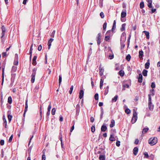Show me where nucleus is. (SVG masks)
Returning a JSON list of instances; mask_svg holds the SVG:
<instances>
[{
    "label": "nucleus",
    "mask_w": 160,
    "mask_h": 160,
    "mask_svg": "<svg viewBox=\"0 0 160 160\" xmlns=\"http://www.w3.org/2000/svg\"><path fill=\"white\" fill-rule=\"evenodd\" d=\"M158 142V139L156 137L151 138L148 140V143L151 146L155 145Z\"/></svg>",
    "instance_id": "obj_1"
},
{
    "label": "nucleus",
    "mask_w": 160,
    "mask_h": 160,
    "mask_svg": "<svg viewBox=\"0 0 160 160\" xmlns=\"http://www.w3.org/2000/svg\"><path fill=\"white\" fill-rule=\"evenodd\" d=\"M37 69L36 68H34L32 70V72L31 75V81L32 83H33L35 81V76L36 74V71Z\"/></svg>",
    "instance_id": "obj_2"
},
{
    "label": "nucleus",
    "mask_w": 160,
    "mask_h": 160,
    "mask_svg": "<svg viewBox=\"0 0 160 160\" xmlns=\"http://www.w3.org/2000/svg\"><path fill=\"white\" fill-rule=\"evenodd\" d=\"M137 114L136 111H134L133 114V116L131 120V122L133 124L136 122L137 119Z\"/></svg>",
    "instance_id": "obj_3"
},
{
    "label": "nucleus",
    "mask_w": 160,
    "mask_h": 160,
    "mask_svg": "<svg viewBox=\"0 0 160 160\" xmlns=\"http://www.w3.org/2000/svg\"><path fill=\"white\" fill-rule=\"evenodd\" d=\"M99 75L101 76H102L104 71V69L102 67V65L101 64H100L99 66Z\"/></svg>",
    "instance_id": "obj_4"
},
{
    "label": "nucleus",
    "mask_w": 160,
    "mask_h": 160,
    "mask_svg": "<svg viewBox=\"0 0 160 160\" xmlns=\"http://www.w3.org/2000/svg\"><path fill=\"white\" fill-rule=\"evenodd\" d=\"M1 29L2 30V36H1V38H2L5 35V31H6V29H5V28L4 25H2V27H1Z\"/></svg>",
    "instance_id": "obj_5"
},
{
    "label": "nucleus",
    "mask_w": 160,
    "mask_h": 160,
    "mask_svg": "<svg viewBox=\"0 0 160 160\" xmlns=\"http://www.w3.org/2000/svg\"><path fill=\"white\" fill-rule=\"evenodd\" d=\"M148 107L149 109L151 111H152L154 108V106L152 104V102L148 103Z\"/></svg>",
    "instance_id": "obj_6"
},
{
    "label": "nucleus",
    "mask_w": 160,
    "mask_h": 160,
    "mask_svg": "<svg viewBox=\"0 0 160 160\" xmlns=\"http://www.w3.org/2000/svg\"><path fill=\"white\" fill-rule=\"evenodd\" d=\"M54 39L52 38H51L48 42V49H49L51 46V43L53 41Z\"/></svg>",
    "instance_id": "obj_7"
},
{
    "label": "nucleus",
    "mask_w": 160,
    "mask_h": 160,
    "mask_svg": "<svg viewBox=\"0 0 160 160\" xmlns=\"http://www.w3.org/2000/svg\"><path fill=\"white\" fill-rule=\"evenodd\" d=\"M3 125L4 126L5 128H6L7 126V122L5 116H3Z\"/></svg>",
    "instance_id": "obj_8"
},
{
    "label": "nucleus",
    "mask_w": 160,
    "mask_h": 160,
    "mask_svg": "<svg viewBox=\"0 0 160 160\" xmlns=\"http://www.w3.org/2000/svg\"><path fill=\"white\" fill-rule=\"evenodd\" d=\"M138 151V148L137 147H135L134 148L133 150V153L134 155H136L137 154Z\"/></svg>",
    "instance_id": "obj_9"
},
{
    "label": "nucleus",
    "mask_w": 160,
    "mask_h": 160,
    "mask_svg": "<svg viewBox=\"0 0 160 160\" xmlns=\"http://www.w3.org/2000/svg\"><path fill=\"white\" fill-rule=\"evenodd\" d=\"M142 76L141 73H140L139 74L138 81V82L141 83L142 82Z\"/></svg>",
    "instance_id": "obj_10"
},
{
    "label": "nucleus",
    "mask_w": 160,
    "mask_h": 160,
    "mask_svg": "<svg viewBox=\"0 0 160 160\" xmlns=\"http://www.w3.org/2000/svg\"><path fill=\"white\" fill-rule=\"evenodd\" d=\"M79 98L81 99H82L83 96L84 95V91L83 90H81L79 92Z\"/></svg>",
    "instance_id": "obj_11"
},
{
    "label": "nucleus",
    "mask_w": 160,
    "mask_h": 160,
    "mask_svg": "<svg viewBox=\"0 0 160 160\" xmlns=\"http://www.w3.org/2000/svg\"><path fill=\"white\" fill-rule=\"evenodd\" d=\"M126 15V11L125 10L122 11L121 13V17L122 18H125Z\"/></svg>",
    "instance_id": "obj_12"
},
{
    "label": "nucleus",
    "mask_w": 160,
    "mask_h": 160,
    "mask_svg": "<svg viewBox=\"0 0 160 160\" xmlns=\"http://www.w3.org/2000/svg\"><path fill=\"white\" fill-rule=\"evenodd\" d=\"M37 56H35L32 59V64L34 66L36 65L37 64L36 62V59H37Z\"/></svg>",
    "instance_id": "obj_13"
},
{
    "label": "nucleus",
    "mask_w": 160,
    "mask_h": 160,
    "mask_svg": "<svg viewBox=\"0 0 160 160\" xmlns=\"http://www.w3.org/2000/svg\"><path fill=\"white\" fill-rule=\"evenodd\" d=\"M107 129L106 126L103 124L101 127V130L102 132H105Z\"/></svg>",
    "instance_id": "obj_14"
},
{
    "label": "nucleus",
    "mask_w": 160,
    "mask_h": 160,
    "mask_svg": "<svg viewBox=\"0 0 160 160\" xmlns=\"http://www.w3.org/2000/svg\"><path fill=\"white\" fill-rule=\"evenodd\" d=\"M143 32H144L145 35L146 36V38L147 39H149V33L147 31H143Z\"/></svg>",
    "instance_id": "obj_15"
},
{
    "label": "nucleus",
    "mask_w": 160,
    "mask_h": 160,
    "mask_svg": "<svg viewBox=\"0 0 160 160\" xmlns=\"http://www.w3.org/2000/svg\"><path fill=\"white\" fill-rule=\"evenodd\" d=\"M125 36H126V33L125 32H123L122 33L121 36V40L120 41H122V39L123 38H124V42H125L126 38H125Z\"/></svg>",
    "instance_id": "obj_16"
},
{
    "label": "nucleus",
    "mask_w": 160,
    "mask_h": 160,
    "mask_svg": "<svg viewBox=\"0 0 160 160\" xmlns=\"http://www.w3.org/2000/svg\"><path fill=\"white\" fill-rule=\"evenodd\" d=\"M150 62H149V60H148L147 62L145 63V67L146 69H148L149 68L150 65Z\"/></svg>",
    "instance_id": "obj_17"
},
{
    "label": "nucleus",
    "mask_w": 160,
    "mask_h": 160,
    "mask_svg": "<svg viewBox=\"0 0 160 160\" xmlns=\"http://www.w3.org/2000/svg\"><path fill=\"white\" fill-rule=\"evenodd\" d=\"M126 26V23H123L122 25V27L120 29V30L122 32H123L125 30Z\"/></svg>",
    "instance_id": "obj_18"
},
{
    "label": "nucleus",
    "mask_w": 160,
    "mask_h": 160,
    "mask_svg": "<svg viewBox=\"0 0 160 160\" xmlns=\"http://www.w3.org/2000/svg\"><path fill=\"white\" fill-rule=\"evenodd\" d=\"M139 57L140 58H142L143 56V52L142 50L140 51L139 52Z\"/></svg>",
    "instance_id": "obj_19"
},
{
    "label": "nucleus",
    "mask_w": 160,
    "mask_h": 160,
    "mask_svg": "<svg viewBox=\"0 0 160 160\" xmlns=\"http://www.w3.org/2000/svg\"><path fill=\"white\" fill-rule=\"evenodd\" d=\"M109 89V86H107L106 88H105V91L104 93V95H106L108 93Z\"/></svg>",
    "instance_id": "obj_20"
},
{
    "label": "nucleus",
    "mask_w": 160,
    "mask_h": 160,
    "mask_svg": "<svg viewBox=\"0 0 160 160\" xmlns=\"http://www.w3.org/2000/svg\"><path fill=\"white\" fill-rule=\"evenodd\" d=\"M99 159L100 160H105V156L104 155H100L99 156Z\"/></svg>",
    "instance_id": "obj_21"
},
{
    "label": "nucleus",
    "mask_w": 160,
    "mask_h": 160,
    "mask_svg": "<svg viewBox=\"0 0 160 160\" xmlns=\"http://www.w3.org/2000/svg\"><path fill=\"white\" fill-rule=\"evenodd\" d=\"M115 125V121L113 119H112L111 122V123L110 124V128L113 127Z\"/></svg>",
    "instance_id": "obj_22"
},
{
    "label": "nucleus",
    "mask_w": 160,
    "mask_h": 160,
    "mask_svg": "<svg viewBox=\"0 0 160 160\" xmlns=\"http://www.w3.org/2000/svg\"><path fill=\"white\" fill-rule=\"evenodd\" d=\"M116 27V20H114L113 23L112 27V31H113L114 29H115Z\"/></svg>",
    "instance_id": "obj_23"
},
{
    "label": "nucleus",
    "mask_w": 160,
    "mask_h": 160,
    "mask_svg": "<svg viewBox=\"0 0 160 160\" xmlns=\"http://www.w3.org/2000/svg\"><path fill=\"white\" fill-rule=\"evenodd\" d=\"M148 128H144L142 132V134H144L146 133L148 130Z\"/></svg>",
    "instance_id": "obj_24"
},
{
    "label": "nucleus",
    "mask_w": 160,
    "mask_h": 160,
    "mask_svg": "<svg viewBox=\"0 0 160 160\" xmlns=\"http://www.w3.org/2000/svg\"><path fill=\"white\" fill-rule=\"evenodd\" d=\"M62 80V77L61 74L59 75V85L60 86L61 84Z\"/></svg>",
    "instance_id": "obj_25"
},
{
    "label": "nucleus",
    "mask_w": 160,
    "mask_h": 160,
    "mask_svg": "<svg viewBox=\"0 0 160 160\" xmlns=\"http://www.w3.org/2000/svg\"><path fill=\"white\" fill-rule=\"evenodd\" d=\"M148 71L146 69H144L142 71V74L144 76H146L147 75Z\"/></svg>",
    "instance_id": "obj_26"
},
{
    "label": "nucleus",
    "mask_w": 160,
    "mask_h": 160,
    "mask_svg": "<svg viewBox=\"0 0 160 160\" xmlns=\"http://www.w3.org/2000/svg\"><path fill=\"white\" fill-rule=\"evenodd\" d=\"M109 139L110 141L112 142L115 140V138L112 134L110 135Z\"/></svg>",
    "instance_id": "obj_27"
},
{
    "label": "nucleus",
    "mask_w": 160,
    "mask_h": 160,
    "mask_svg": "<svg viewBox=\"0 0 160 160\" xmlns=\"http://www.w3.org/2000/svg\"><path fill=\"white\" fill-rule=\"evenodd\" d=\"M17 67L13 66L12 68V72H16L17 71Z\"/></svg>",
    "instance_id": "obj_28"
},
{
    "label": "nucleus",
    "mask_w": 160,
    "mask_h": 160,
    "mask_svg": "<svg viewBox=\"0 0 160 160\" xmlns=\"http://www.w3.org/2000/svg\"><path fill=\"white\" fill-rule=\"evenodd\" d=\"M124 72L123 70H120L119 72V74L121 77H123L124 75Z\"/></svg>",
    "instance_id": "obj_29"
},
{
    "label": "nucleus",
    "mask_w": 160,
    "mask_h": 160,
    "mask_svg": "<svg viewBox=\"0 0 160 160\" xmlns=\"http://www.w3.org/2000/svg\"><path fill=\"white\" fill-rule=\"evenodd\" d=\"M8 102L9 104H11L12 103V98L11 96L8 97Z\"/></svg>",
    "instance_id": "obj_30"
},
{
    "label": "nucleus",
    "mask_w": 160,
    "mask_h": 160,
    "mask_svg": "<svg viewBox=\"0 0 160 160\" xmlns=\"http://www.w3.org/2000/svg\"><path fill=\"white\" fill-rule=\"evenodd\" d=\"M98 4L100 7L102 8L103 6V0H99Z\"/></svg>",
    "instance_id": "obj_31"
},
{
    "label": "nucleus",
    "mask_w": 160,
    "mask_h": 160,
    "mask_svg": "<svg viewBox=\"0 0 160 160\" xmlns=\"http://www.w3.org/2000/svg\"><path fill=\"white\" fill-rule=\"evenodd\" d=\"M28 108V101L26 100L25 102V112H26L27 111Z\"/></svg>",
    "instance_id": "obj_32"
},
{
    "label": "nucleus",
    "mask_w": 160,
    "mask_h": 160,
    "mask_svg": "<svg viewBox=\"0 0 160 160\" xmlns=\"http://www.w3.org/2000/svg\"><path fill=\"white\" fill-rule=\"evenodd\" d=\"M124 42H122V41H121L120 44H121V49H123L125 46V44H124Z\"/></svg>",
    "instance_id": "obj_33"
},
{
    "label": "nucleus",
    "mask_w": 160,
    "mask_h": 160,
    "mask_svg": "<svg viewBox=\"0 0 160 160\" xmlns=\"http://www.w3.org/2000/svg\"><path fill=\"white\" fill-rule=\"evenodd\" d=\"M118 98V96L117 95H116L114 98L112 99V102H116Z\"/></svg>",
    "instance_id": "obj_34"
},
{
    "label": "nucleus",
    "mask_w": 160,
    "mask_h": 160,
    "mask_svg": "<svg viewBox=\"0 0 160 160\" xmlns=\"http://www.w3.org/2000/svg\"><path fill=\"white\" fill-rule=\"evenodd\" d=\"M131 58V56L129 54H128L126 57V59L128 61H129Z\"/></svg>",
    "instance_id": "obj_35"
},
{
    "label": "nucleus",
    "mask_w": 160,
    "mask_h": 160,
    "mask_svg": "<svg viewBox=\"0 0 160 160\" xmlns=\"http://www.w3.org/2000/svg\"><path fill=\"white\" fill-rule=\"evenodd\" d=\"M144 7V3L143 2H141L140 4V7L141 9L143 8Z\"/></svg>",
    "instance_id": "obj_36"
},
{
    "label": "nucleus",
    "mask_w": 160,
    "mask_h": 160,
    "mask_svg": "<svg viewBox=\"0 0 160 160\" xmlns=\"http://www.w3.org/2000/svg\"><path fill=\"white\" fill-rule=\"evenodd\" d=\"M8 121L9 122H10L12 120V116L10 115V114H8Z\"/></svg>",
    "instance_id": "obj_37"
},
{
    "label": "nucleus",
    "mask_w": 160,
    "mask_h": 160,
    "mask_svg": "<svg viewBox=\"0 0 160 160\" xmlns=\"http://www.w3.org/2000/svg\"><path fill=\"white\" fill-rule=\"evenodd\" d=\"M18 59H16L14 61L13 64L15 65H18Z\"/></svg>",
    "instance_id": "obj_38"
},
{
    "label": "nucleus",
    "mask_w": 160,
    "mask_h": 160,
    "mask_svg": "<svg viewBox=\"0 0 160 160\" xmlns=\"http://www.w3.org/2000/svg\"><path fill=\"white\" fill-rule=\"evenodd\" d=\"M144 158H148L149 155H148V153L147 152H145L144 153Z\"/></svg>",
    "instance_id": "obj_39"
},
{
    "label": "nucleus",
    "mask_w": 160,
    "mask_h": 160,
    "mask_svg": "<svg viewBox=\"0 0 160 160\" xmlns=\"http://www.w3.org/2000/svg\"><path fill=\"white\" fill-rule=\"evenodd\" d=\"M123 90H125V88H128L129 87V85L127 84H125L123 85Z\"/></svg>",
    "instance_id": "obj_40"
},
{
    "label": "nucleus",
    "mask_w": 160,
    "mask_h": 160,
    "mask_svg": "<svg viewBox=\"0 0 160 160\" xmlns=\"http://www.w3.org/2000/svg\"><path fill=\"white\" fill-rule=\"evenodd\" d=\"M55 112H56V109H55V108H53L52 109V111H51L52 114V115H55Z\"/></svg>",
    "instance_id": "obj_41"
},
{
    "label": "nucleus",
    "mask_w": 160,
    "mask_h": 160,
    "mask_svg": "<svg viewBox=\"0 0 160 160\" xmlns=\"http://www.w3.org/2000/svg\"><path fill=\"white\" fill-rule=\"evenodd\" d=\"M107 23L106 22H105L103 25V30L105 31L107 27Z\"/></svg>",
    "instance_id": "obj_42"
},
{
    "label": "nucleus",
    "mask_w": 160,
    "mask_h": 160,
    "mask_svg": "<svg viewBox=\"0 0 160 160\" xmlns=\"http://www.w3.org/2000/svg\"><path fill=\"white\" fill-rule=\"evenodd\" d=\"M110 37L109 35L106 36L105 37L104 39L105 41H108Z\"/></svg>",
    "instance_id": "obj_43"
},
{
    "label": "nucleus",
    "mask_w": 160,
    "mask_h": 160,
    "mask_svg": "<svg viewBox=\"0 0 160 160\" xmlns=\"http://www.w3.org/2000/svg\"><path fill=\"white\" fill-rule=\"evenodd\" d=\"M95 99L98 100V93H96L94 95Z\"/></svg>",
    "instance_id": "obj_44"
},
{
    "label": "nucleus",
    "mask_w": 160,
    "mask_h": 160,
    "mask_svg": "<svg viewBox=\"0 0 160 160\" xmlns=\"http://www.w3.org/2000/svg\"><path fill=\"white\" fill-rule=\"evenodd\" d=\"M91 131L93 132L95 131V127L94 126H92L91 128Z\"/></svg>",
    "instance_id": "obj_45"
},
{
    "label": "nucleus",
    "mask_w": 160,
    "mask_h": 160,
    "mask_svg": "<svg viewBox=\"0 0 160 160\" xmlns=\"http://www.w3.org/2000/svg\"><path fill=\"white\" fill-rule=\"evenodd\" d=\"M55 32V30H53L52 32V33H51V34L50 35V36L51 37H52V38L54 37Z\"/></svg>",
    "instance_id": "obj_46"
},
{
    "label": "nucleus",
    "mask_w": 160,
    "mask_h": 160,
    "mask_svg": "<svg viewBox=\"0 0 160 160\" xmlns=\"http://www.w3.org/2000/svg\"><path fill=\"white\" fill-rule=\"evenodd\" d=\"M73 90V86L72 85L70 88V90L69 91V93L71 94L72 93Z\"/></svg>",
    "instance_id": "obj_47"
},
{
    "label": "nucleus",
    "mask_w": 160,
    "mask_h": 160,
    "mask_svg": "<svg viewBox=\"0 0 160 160\" xmlns=\"http://www.w3.org/2000/svg\"><path fill=\"white\" fill-rule=\"evenodd\" d=\"M125 112L127 114H129L130 113V110L128 108H127L125 111Z\"/></svg>",
    "instance_id": "obj_48"
},
{
    "label": "nucleus",
    "mask_w": 160,
    "mask_h": 160,
    "mask_svg": "<svg viewBox=\"0 0 160 160\" xmlns=\"http://www.w3.org/2000/svg\"><path fill=\"white\" fill-rule=\"evenodd\" d=\"M100 15L101 18H103L104 17V15L102 12H101L100 14Z\"/></svg>",
    "instance_id": "obj_49"
},
{
    "label": "nucleus",
    "mask_w": 160,
    "mask_h": 160,
    "mask_svg": "<svg viewBox=\"0 0 160 160\" xmlns=\"http://www.w3.org/2000/svg\"><path fill=\"white\" fill-rule=\"evenodd\" d=\"M4 68H2V81H4Z\"/></svg>",
    "instance_id": "obj_50"
},
{
    "label": "nucleus",
    "mask_w": 160,
    "mask_h": 160,
    "mask_svg": "<svg viewBox=\"0 0 160 160\" xmlns=\"http://www.w3.org/2000/svg\"><path fill=\"white\" fill-rule=\"evenodd\" d=\"M151 87L152 88H154L155 87V84L154 82H152L151 83Z\"/></svg>",
    "instance_id": "obj_51"
},
{
    "label": "nucleus",
    "mask_w": 160,
    "mask_h": 160,
    "mask_svg": "<svg viewBox=\"0 0 160 160\" xmlns=\"http://www.w3.org/2000/svg\"><path fill=\"white\" fill-rule=\"evenodd\" d=\"M12 138H13V135H12L9 138L8 140V142H12Z\"/></svg>",
    "instance_id": "obj_52"
},
{
    "label": "nucleus",
    "mask_w": 160,
    "mask_h": 160,
    "mask_svg": "<svg viewBox=\"0 0 160 160\" xmlns=\"http://www.w3.org/2000/svg\"><path fill=\"white\" fill-rule=\"evenodd\" d=\"M51 108V102H50L49 105H48V111H50V110Z\"/></svg>",
    "instance_id": "obj_53"
},
{
    "label": "nucleus",
    "mask_w": 160,
    "mask_h": 160,
    "mask_svg": "<svg viewBox=\"0 0 160 160\" xmlns=\"http://www.w3.org/2000/svg\"><path fill=\"white\" fill-rule=\"evenodd\" d=\"M4 143V141L3 140H1L0 141V144L1 145H3Z\"/></svg>",
    "instance_id": "obj_54"
},
{
    "label": "nucleus",
    "mask_w": 160,
    "mask_h": 160,
    "mask_svg": "<svg viewBox=\"0 0 160 160\" xmlns=\"http://www.w3.org/2000/svg\"><path fill=\"white\" fill-rule=\"evenodd\" d=\"M148 102H152L151 101L152 98L150 95L149 94L148 95Z\"/></svg>",
    "instance_id": "obj_55"
},
{
    "label": "nucleus",
    "mask_w": 160,
    "mask_h": 160,
    "mask_svg": "<svg viewBox=\"0 0 160 160\" xmlns=\"http://www.w3.org/2000/svg\"><path fill=\"white\" fill-rule=\"evenodd\" d=\"M152 3H149L148 4V6L150 8H152Z\"/></svg>",
    "instance_id": "obj_56"
},
{
    "label": "nucleus",
    "mask_w": 160,
    "mask_h": 160,
    "mask_svg": "<svg viewBox=\"0 0 160 160\" xmlns=\"http://www.w3.org/2000/svg\"><path fill=\"white\" fill-rule=\"evenodd\" d=\"M120 142L119 141H117L116 142V145L118 147H119L120 146Z\"/></svg>",
    "instance_id": "obj_57"
},
{
    "label": "nucleus",
    "mask_w": 160,
    "mask_h": 160,
    "mask_svg": "<svg viewBox=\"0 0 160 160\" xmlns=\"http://www.w3.org/2000/svg\"><path fill=\"white\" fill-rule=\"evenodd\" d=\"M121 20L122 22H125L126 20V18H122V17H121Z\"/></svg>",
    "instance_id": "obj_58"
},
{
    "label": "nucleus",
    "mask_w": 160,
    "mask_h": 160,
    "mask_svg": "<svg viewBox=\"0 0 160 160\" xmlns=\"http://www.w3.org/2000/svg\"><path fill=\"white\" fill-rule=\"evenodd\" d=\"M114 58V55L113 54L112 55H110L109 56V58L110 59H113Z\"/></svg>",
    "instance_id": "obj_59"
},
{
    "label": "nucleus",
    "mask_w": 160,
    "mask_h": 160,
    "mask_svg": "<svg viewBox=\"0 0 160 160\" xmlns=\"http://www.w3.org/2000/svg\"><path fill=\"white\" fill-rule=\"evenodd\" d=\"M139 142V140L138 139H136L134 143L136 144H138Z\"/></svg>",
    "instance_id": "obj_60"
},
{
    "label": "nucleus",
    "mask_w": 160,
    "mask_h": 160,
    "mask_svg": "<svg viewBox=\"0 0 160 160\" xmlns=\"http://www.w3.org/2000/svg\"><path fill=\"white\" fill-rule=\"evenodd\" d=\"M156 9L153 8H152L151 9V11H152L151 13H153L154 12H156Z\"/></svg>",
    "instance_id": "obj_61"
},
{
    "label": "nucleus",
    "mask_w": 160,
    "mask_h": 160,
    "mask_svg": "<svg viewBox=\"0 0 160 160\" xmlns=\"http://www.w3.org/2000/svg\"><path fill=\"white\" fill-rule=\"evenodd\" d=\"M42 46L41 45H40L38 48V51H40L42 50Z\"/></svg>",
    "instance_id": "obj_62"
},
{
    "label": "nucleus",
    "mask_w": 160,
    "mask_h": 160,
    "mask_svg": "<svg viewBox=\"0 0 160 160\" xmlns=\"http://www.w3.org/2000/svg\"><path fill=\"white\" fill-rule=\"evenodd\" d=\"M90 121L91 122H93L94 121V118L92 117H91L90 118Z\"/></svg>",
    "instance_id": "obj_63"
},
{
    "label": "nucleus",
    "mask_w": 160,
    "mask_h": 160,
    "mask_svg": "<svg viewBox=\"0 0 160 160\" xmlns=\"http://www.w3.org/2000/svg\"><path fill=\"white\" fill-rule=\"evenodd\" d=\"M46 157L45 155H42V160H45Z\"/></svg>",
    "instance_id": "obj_64"
}]
</instances>
